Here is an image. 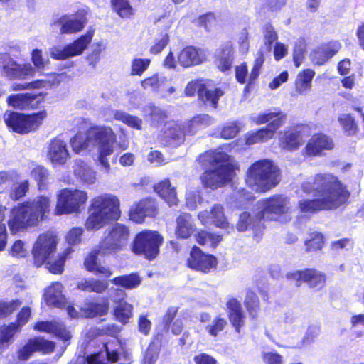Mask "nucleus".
Wrapping results in <instances>:
<instances>
[{"mask_svg":"<svg viewBox=\"0 0 364 364\" xmlns=\"http://www.w3.org/2000/svg\"><path fill=\"white\" fill-rule=\"evenodd\" d=\"M305 193H314L318 198L302 200L299 205L302 212L336 208L346 203L349 193L337 178L330 173H318L301 185Z\"/></svg>","mask_w":364,"mask_h":364,"instance_id":"nucleus-1","label":"nucleus"},{"mask_svg":"<svg viewBox=\"0 0 364 364\" xmlns=\"http://www.w3.org/2000/svg\"><path fill=\"white\" fill-rule=\"evenodd\" d=\"M117 137L112 128L108 127H91L85 133H77L70 139V144L73 151L79 154L87 149L90 146L97 149L98 161L101 166V171L108 173L110 164L107 159L114 152V146Z\"/></svg>","mask_w":364,"mask_h":364,"instance_id":"nucleus-2","label":"nucleus"},{"mask_svg":"<svg viewBox=\"0 0 364 364\" xmlns=\"http://www.w3.org/2000/svg\"><path fill=\"white\" fill-rule=\"evenodd\" d=\"M50 203L49 196H38L32 200L14 208L8 222L11 231L16 233L38 225L47 217L50 210Z\"/></svg>","mask_w":364,"mask_h":364,"instance_id":"nucleus-3","label":"nucleus"},{"mask_svg":"<svg viewBox=\"0 0 364 364\" xmlns=\"http://www.w3.org/2000/svg\"><path fill=\"white\" fill-rule=\"evenodd\" d=\"M119 200L110 193L99 195L91 200L90 214L87 218L85 227L87 230H97L112 220L120 217Z\"/></svg>","mask_w":364,"mask_h":364,"instance_id":"nucleus-4","label":"nucleus"},{"mask_svg":"<svg viewBox=\"0 0 364 364\" xmlns=\"http://www.w3.org/2000/svg\"><path fill=\"white\" fill-rule=\"evenodd\" d=\"M280 179V171L274 163L269 159H262L249 167L245 182L256 192H266L275 187Z\"/></svg>","mask_w":364,"mask_h":364,"instance_id":"nucleus-5","label":"nucleus"},{"mask_svg":"<svg viewBox=\"0 0 364 364\" xmlns=\"http://www.w3.org/2000/svg\"><path fill=\"white\" fill-rule=\"evenodd\" d=\"M202 158L212 166L211 169L205 171L202 176V181L205 186L217 188L232 178L233 166L227 154L210 151L205 153Z\"/></svg>","mask_w":364,"mask_h":364,"instance_id":"nucleus-6","label":"nucleus"},{"mask_svg":"<svg viewBox=\"0 0 364 364\" xmlns=\"http://www.w3.org/2000/svg\"><path fill=\"white\" fill-rule=\"evenodd\" d=\"M4 121L6 125L13 131L24 134L36 130L47 117L46 110L40 111L29 115L18 112H10L4 114Z\"/></svg>","mask_w":364,"mask_h":364,"instance_id":"nucleus-7","label":"nucleus"},{"mask_svg":"<svg viewBox=\"0 0 364 364\" xmlns=\"http://www.w3.org/2000/svg\"><path fill=\"white\" fill-rule=\"evenodd\" d=\"M87 192L79 189L64 188L57 195L55 214L61 215L80 212L87 200Z\"/></svg>","mask_w":364,"mask_h":364,"instance_id":"nucleus-8","label":"nucleus"},{"mask_svg":"<svg viewBox=\"0 0 364 364\" xmlns=\"http://www.w3.org/2000/svg\"><path fill=\"white\" fill-rule=\"evenodd\" d=\"M258 206L259 218L267 220H279L290 208L289 199L279 195L258 201Z\"/></svg>","mask_w":364,"mask_h":364,"instance_id":"nucleus-9","label":"nucleus"},{"mask_svg":"<svg viewBox=\"0 0 364 364\" xmlns=\"http://www.w3.org/2000/svg\"><path fill=\"white\" fill-rule=\"evenodd\" d=\"M287 279L294 283L299 287L303 283H306L310 288L321 289L326 284V274L315 268H305L301 270H296L288 272Z\"/></svg>","mask_w":364,"mask_h":364,"instance_id":"nucleus-10","label":"nucleus"},{"mask_svg":"<svg viewBox=\"0 0 364 364\" xmlns=\"http://www.w3.org/2000/svg\"><path fill=\"white\" fill-rule=\"evenodd\" d=\"M93 31H88L63 48L59 46H53L50 48V55L53 59L58 60L80 55L91 43Z\"/></svg>","mask_w":364,"mask_h":364,"instance_id":"nucleus-11","label":"nucleus"},{"mask_svg":"<svg viewBox=\"0 0 364 364\" xmlns=\"http://www.w3.org/2000/svg\"><path fill=\"white\" fill-rule=\"evenodd\" d=\"M33 264L39 267L45 265L54 274H61L64 271L65 262L71 252H31Z\"/></svg>","mask_w":364,"mask_h":364,"instance_id":"nucleus-12","label":"nucleus"},{"mask_svg":"<svg viewBox=\"0 0 364 364\" xmlns=\"http://www.w3.org/2000/svg\"><path fill=\"white\" fill-rule=\"evenodd\" d=\"M0 71L9 80L24 79L35 73L31 64H18L8 53H0Z\"/></svg>","mask_w":364,"mask_h":364,"instance_id":"nucleus-13","label":"nucleus"},{"mask_svg":"<svg viewBox=\"0 0 364 364\" xmlns=\"http://www.w3.org/2000/svg\"><path fill=\"white\" fill-rule=\"evenodd\" d=\"M55 347L54 341L47 340L43 336H35L29 338L17 350V358L20 361H26L36 352L43 355L51 354L55 351Z\"/></svg>","mask_w":364,"mask_h":364,"instance_id":"nucleus-14","label":"nucleus"},{"mask_svg":"<svg viewBox=\"0 0 364 364\" xmlns=\"http://www.w3.org/2000/svg\"><path fill=\"white\" fill-rule=\"evenodd\" d=\"M129 228L120 223L113 225L100 242V250H115L123 248L128 242Z\"/></svg>","mask_w":364,"mask_h":364,"instance_id":"nucleus-15","label":"nucleus"},{"mask_svg":"<svg viewBox=\"0 0 364 364\" xmlns=\"http://www.w3.org/2000/svg\"><path fill=\"white\" fill-rule=\"evenodd\" d=\"M186 265L192 270L208 274L216 269L218 259L214 255L205 252H190Z\"/></svg>","mask_w":364,"mask_h":364,"instance_id":"nucleus-16","label":"nucleus"},{"mask_svg":"<svg viewBox=\"0 0 364 364\" xmlns=\"http://www.w3.org/2000/svg\"><path fill=\"white\" fill-rule=\"evenodd\" d=\"M203 82V80H196L189 82L185 89L186 95L191 97L197 92L202 101L210 102L212 106L216 107L218 99L223 95V92L218 88L210 90Z\"/></svg>","mask_w":364,"mask_h":364,"instance_id":"nucleus-17","label":"nucleus"},{"mask_svg":"<svg viewBox=\"0 0 364 364\" xmlns=\"http://www.w3.org/2000/svg\"><path fill=\"white\" fill-rule=\"evenodd\" d=\"M163 241L157 231L146 230L135 236L132 250H159Z\"/></svg>","mask_w":364,"mask_h":364,"instance_id":"nucleus-18","label":"nucleus"},{"mask_svg":"<svg viewBox=\"0 0 364 364\" xmlns=\"http://www.w3.org/2000/svg\"><path fill=\"white\" fill-rule=\"evenodd\" d=\"M198 218L204 225H214L223 229H229L230 225L224 214L223 207L215 205L210 211L203 210L198 213Z\"/></svg>","mask_w":364,"mask_h":364,"instance_id":"nucleus-19","label":"nucleus"},{"mask_svg":"<svg viewBox=\"0 0 364 364\" xmlns=\"http://www.w3.org/2000/svg\"><path fill=\"white\" fill-rule=\"evenodd\" d=\"M44 96L42 92L39 94L25 93L12 95L8 97V104L15 109H36L43 102Z\"/></svg>","mask_w":364,"mask_h":364,"instance_id":"nucleus-20","label":"nucleus"},{"mask_svg":"<svg viewBox=\"0 0 364 364\" xmlns=\"http://www.w3.org/2000/svg\"><path fill=\"white\" fill-rule=\"evenodd\" d=\"M228 317L235 331L240 334L241 328L245 325L246 316L243 311L240 301L235 297L229 299L226 302Z\"/></svg>","mask_w":364,"mask_h":364,"instance_id":"nucleus-21","label":"nucleus"},{"mask_svg":"<svg viewBox=\"0 0 364 364\" xmlns=\"http://www.w3.org/2000/svg\"><path fill=\"white\" fill-rule=\"evenodd\" d=\"M156 204L154 200L144 199L133 205L129 211L130 219L137 223L144 222L146 217L156 215Z\"/></svg>","mask_w":364,"mask_h":364,"instance_id":"nucleus-22","label":"nucleus"},{"mask_svg":"<svg viewBox=\"0 0 364 364\" xmlns=\"http://www.w3.org/2000/svg\"><path fill=\"white\" fill-rule=\"evenodd\" d=\"M109 303L108 299L102 297L100 300H89L80 308L82 316L87 318L101 317L108 314Z\"/></svg>","mask_w":364,"mask_h":364,"instance_id":"nucleus-23","label":"nucleus"},{"mask_svg":"<svg viewBox=\"0 0 364 364\" xmlns=\"http://www.w3.org/2000/svg\"><path fill=\"white\" fill-rule=\"evenodd\" d=\"M48 157L53 165H64L70 157L67 144L59 138L50 141Z\"/></svg>","mask_w":364,"mask_h":364,"instance_id":"nucleus-24","label":"nucleus"},{"mask_svg":"<svg viewBox=\"0 0 364 364\" xmlns=\"http://www.w3.org/2000/svg\"><path fill=\"white\" fill-rule=\"evenodd\" d=\"M341 45L338 41H329L322 44L311 53V59L315 64L321 65L335 55L341 49Z\"/></svg>","mask_w":364,"mask_h":364,"instance_id":"nucleus-25","label":"nucleus"},{"mask_svg":"<svg viewBox=\"0 0 364 364\" xmlns=\"http://www.w3.org/2000/svg\"><path fill=\"white\" fill-rule=\"evenodd\" d=\"M333 147V141L326 135L314 134L305 147V154L309 156H314L319 155L323 150H331Z\"/></svg>","mask_w":364,"mask_h":364,"instance_id":"nucleus-26","label":"nucleus"},{"mask_svg":"<svg viewBox=\"0 0 364 364\" xmlns=\"http://www.w3.org/2000/svg\"><path fill=\"white\" fill-rule=\"evenodd\" d=\"M86 24L84 17L75 16H63L54 22L55 26H60L61 34H72L77 33L83 29Z\"/></svg>","mask_w":364,"mask_h":364,"instance_id":"nucleus-27","label":"nucleus"},{"mask_svg":"<svg viewBox=\"0 0 364 364\" xmlns=\"http://www.w3.org/2000/svg\"><path fill=\"white\" fill-rule=\"evenodd\" d=\"M43 298L48 306L63 308L66 303V299L63 294L62 284L58 282L51 283V284L45 289Z\"/></svg>","mask_w":364,"mask_h":364,"instance_id":"nucleus-28","label":"nucleus"},{"mask_svg":"<svg viewBox=\"0 0 364 364\" xmlns=\"http://www.w3.org/2000/svg\"><path fill=\"white\" fill-rule=\"evenodd\" d=\"M103 349L106 355L105 360L108 364L116 363L119 360L121 355L125 360H130V355L124 349L121 341L117 338L104 343Z\"/></svg>","mask_w":364,"mask_h":364,"instance_id":"nucleus-29","label":"nucleus"},{"mask_svg":"<svg viewBox=\"0 0 364 364\" xmlns=\"http://www.w3.org/2000/svg\"><path fill=\"white\" fill-rule=\"evenodd\" d=\"M279 128V124L272 122L268 124L266 128L260 129L255 132H248L245 136L246 144L252 145L257 143H264L273 138L277 129Z\"/></svg>","mask_w":364,"mask_h":364,"instance_id":"nucleus-30","label":"nucleus"},{"mask_svg":"<svg viewBox=\"0 0 364 364\" xmlns=\"http://www.w3.org/2000/svg\"><path fill=\"white\" fill-rule=\"evenodd\" d=\"M73 171L74 176L85 184H93L96 181V172L81 159L75 161Z\"/></svg>","mask_w":364,"mask_h":364,"instance_id":"nucleus-31","label":"nucleus"},{"mask_svg":"<svg viewBox=\"0 0 364 364\" xmlns=\"http://www.w3.org/2000/svg\"><path fill=\"white\" fill-rule=\"evenodd\" d=\"M184 127L180 124L168 123L164 130V142L171 146H178L183 141Z\"/></svg>","mask_w":364,"mask_h":364,"instance_id":"nucleus-32","label":"nucleus"},{"mask_svg":"<svg viewBox=\"0 0 364 364\" xmlns=\"http://www.w3.org/2000/svg\"><path fill=\"white\" fill-rule=\"evenodd\" d=\"M203 58L200 50L193 46H188L178 55V62L181 66L188 68L202 63Z\"/></svg>","mask_w":364,"mask_h":364,"instance_id":"nucleus-33","label":"nucleus"},{"mask_svg":"<svg viewBox=\"0 0 364 364\" xmlns=\"http://www.w3.org/2000/svg\"><path fill=\"white\" fill-rule=\"evenodd\" d=\"M279 141L284 149H297L304 142L301 134L294 129L284 130L279 133Z\"/></svg>","mask_w":364,"mask_h":364,"instance_id":"nucleus-34","label":"nucleus"},{"mask_svg":"<svg viewBox=\"0 0 364 364\" xmlns=\"http://www.w3.org/2000/svg\"><path fill=\"white\" fill-rule=\"evenodd\" d=\"M216 63L218 68L223 72L231 68L234 58V50L231 43L223 45L216 53Z\"/></svg>","mask_w":364,"mask_h":364,"instance_id":"nucleus-35","label":"nucleus"},{"mask_svg":"<svg viewBox=\"0 0 364 364\" xmlns=\"http://www.w3.org/2000/svg\"><path fill=\"white\" fill-rule=\"evenodd\" d=\"M133 305L126 300L120 299L113 310V315L115 319L123 325L129 323L133 316Z\"/></svg>","mask_w":364,"mask_h":364,"instance_id":"nucleus-36","label":"nucleus"},{"mask_svg":"<svg viewBox=\"0 0 364 364\" xmlns=\"http://www.w3.org/2000/svg\"><path fill=\"white\" fill-rule=\"evenodd\" d=\"M250 120L256 125H260L269 122H277L279 124V127H282L286 120V114L280 111L274 109V111L269 112L267 113H261L259 114H252Z\"/></svg>","mask_w":364,"mask_h":364,"instance_id":"nucleus-37","label":"nucleus"},{"mask_svg":"<svg viewBox=\"0 0 364 364\" xmlns=\"http://www.w3.org/2000/svg\"><path fill=\"white\" fill-rule=\"evenodd\" d=\"M154 191L171 206L177 204L178 198L175 188L169 180L165 179L154 186Z\"/></svg>","mask_w":364,"mask_h":364,"instance_id":"nucleus-38","label":"nucleus"},{"mask_svg":"<svg viewBox=\"0 0 364 364\" xmlns=\"http://www.w3.org/2000/svg\"><path fill=\"white\" fill-rule=\"evenodd\" d=\"M243 304L250 318L256 319L261 311V306L259 299L253 290L247 291Z\"/></svg>","mask_w":364,"mask_h":364,"instance_id":"nucleus-39","label":"nucleus"},{"mask_svg":"<svg viewBox=\"0 0 364 364\" xmlns=\"http://www.w3.org/2000/svg\"><path fill=\"white\" fill-rule=\"evenodd\" d=\"M112 283L125 289H133L141 284V278L139 273L132 272L114 277Z\"/></svg>","mask_w":364,"mask_h":364,"instance_id":"nucleus-40","label":"nucleus"},{"mask_svg":"<svg viewBox=\"0 0 364 364\" xmlns=\"http://www.w3.org/2000/svg\"><path fill=\"white\" fill-rule=\"evenodd\" d=\"M108 284L106 282L91 279H84L77 284L76 289L85 292H95L100 294L107 289Z\"/></svg>","mask_w":364,"mask_h":364,"instance_id":"nucleus-41","label":"nucleus"},{"mask_svg":"<svg viewBox=\"0 0 364 364\" xmlns=\"http://www.w3.org/2000/svg\"><path fill=\"white\" fill-rule=\"evenodd\" d=\"M177 226L176 234L182 238L188 237L194 230V225L191 215L188 213L181 214L176 220Z\"/></svg>","mask_w":364,"mask_h":364,"instance_id":"nucleus-42","label":"nucleus"},{"mask_svg":"<svg viewBox=\"0 0 364 364\" xmlns=\"http://www.w3.org/2000/svg\"><path fill=\"white\" fill-rule=\"evenodd\" d=\"M58 239L50 232L40 235L34 244L33 250H55Z\"/></svg>","mask_w":364,"mask_h":364,"instance_id":"nucleus-43","label":"nucleus"},{"mask_svg":"<svg viewBox=\"0 0 364 364\" xmlns=\"http://www.w3.org/2000/svg\"><path fill=\"white\" fill-rule=\"evenodd\" d=\"M262 219L259 218V213L253 218L247 212H243L240 214L239 221L237 224V229L240 232L245 231L249 228H260L259 223Z\"/></svg>","mask_w":364,"mask_h":364,"instance_id":"nucleus-44","label":"nucleus"},{"mask_svg":"<svg viewBox=\"0 0 364 364\" xmlns=\"http://www.w3.org/2000/svg\"><path fill=\"white\" fill-rule=\"evenodd\" d=\"M314 71L310 69L299 73L296 80V91L304 94L311 88V80L314 76Z\"/></svg>","mask_w":364,"mask_h":364,"instance_id":"nucleus-45","label":"nucleus"},{"mask_svg":"<svg viewBox=\"0 0 364 364\" xmlns=\"http://www.w3.org/2000/svg\"><path fill=\"white\" fill-rule=\"evenodd\" d=\"M196 242L202 245L210 248H215L222 240V237L206 231H200L195 235Z\"/></svg>","mask_w":364,"mask_h":364,"instance_id":"nucleus-46","label":"nucleus"},{"mask_svg":"<svg viewBox=\"0 0 364 364\" xmlns=\"http://www.w3.org/2000/svg\"><path fill=\"white\" fill-rule=\"evenodd\" d=\"M18 331L9 323L8 325L0 326V348H7L11 343L14 334Z\"/></svg>","mask_w":364,"mask_h":364,"instance_id":"nucleus-47","label":"nucleus"},{"mask_svg":"<svg viewBox=\"0 0 364 364\" xmlns=\"http://www.w3.org/2000/svg\"><path fill=\"white\" fill-rule=\"evenodd\" d=\"M112 5L114 11L121 18H129L134 14V9L129 0H112Z\"/></svg>","mask_w":364,"mask_h":364,"instance_id":"nucleus-48","label":"nucleus"},{"mask_svg":"<svg viewBox=\"0 0 364 364\" xmlns=\"http://www.w3.org/2000/svg\"><path fill=\"white\" fill-rule=\"evenodd\" d=\"M115 119L122 121L130 127L141 129L142 120L137 117L130 115L121 111H115L114 114Z\"/></svg>","mask_w":364,"mask_h":364,"instance_id":"nucleus-49","label":"nucleus"},{"mask_svg":"<svg viewBox=\"0 0 364 364\" xmlns=\"http://www.w3.org/2000/svg\"><path fill=\"white\" fill-rule=\"evenodd\" d=\"M227 325V320L220 315H218L205 327V329L210 336L216 337L220 332L224 331Z\"/></svg>","mask_w":364,"mask_h":364,"instance_id":"nucleus-50","label":"nucleus"},{"mask_svg":"<svg viewBox=\"0 0 364 364\" xmlns=\"http://www.w3.org/2000/svg\"><path fill=\"white\" fill-rule=\"evenodd\" d=\"M167 81L164 77H160L159 75H154L150 77L142 80L141 84L144 89H151L154 91H159L164 87V85Z\"/></svg>","mask_w":364,"mask_h":364,"instance_id":"nucleus-51","label":"nucleus"},{"mask_svg":"<svg viewBox=\"0 0 364 364\" xmlns=\"http://www.w3.org/2000/svg\"><path fill=\"white\" fill-rule=\"evenodd\" d=\"M323 236L319 232H312L309 235V238L305 240V245L307 250H318L323 247Z\"/></svg>","mask_w":364,"mask_h":364,"instance_id":"nucleus-52","label":"nucleus"},{"mask_svg":"<svg viewBox=\"0 0 364 364\" xmlns=\"http://www.w3.org/2000/svg\"><path fill=\"white\" fill-rule=\"evenodd\" d=\"M31 315V308L28 306H23L17 314L15 321L11 322V323L14 326V328H16V329L20 331L21 328L28 323Z\"/></svg>","mask_w":364,"mask_h":364,"instance_id":"nucleus-53","label":"nucleus"},{"mask_svg":"<svg viewBox=\"0 0 364 364\" xmlns=\"http://www.w3.org/2000/svg\"><path fill=\"white\" fill-rule=\"evenodd\" d=\"M150 64V60L146 58H134L131 63V75L141 76Z\"/></svg>","mask_w":364,"mask_h":364,"instance_id":"nucleus-54","label":"nucleus"},{"mask_svg":"<svg viewBox=\"0 0 364 364\" xmlns=\"http://www.w3.org/2000/svg\"><path fill=\"white\" fill-rule=\"evenodd\" d=\"M21 302L18 300H11L9 302L0 300V318H4L16 310Z\"/></svg>","mask_w":364,"mask_h":364,"instance_id":"nucleus-55","label":"nucleus"},{"mask_svg":"<svg viewBox=\"0 0 364 364\" xmlns=\"http://www.w3.org/2000/svg\"><path fill=\"white\" fill-rule=\"evenodd\" d=\"M31 177L38 183L39 189L44 188L48 176V170L42 166H37L31 171Z\"/></svg>","mask_w":364,"mask_h":364,"instance_id":"nucleus-56","label":"nucleus"},{"mask_svg":"<svg viewBox=\"0 0 364 364\" xmlns=\"http://www.w3.org/2000/svg\"><path fill=\"white\" fill-rule=\"evenodd\" d=\"M338 121L344 130L348 133V134H354L356 132V124L354 118L348 114H341L338 117Z\"/></svg>","mask_w":364,"mask_h":364,"instance_id":"nucleus-57","label":"nucleus"},{"mask_svg":"<svg viewBox=\"0 0 364 364\" xmlns=\"http://www.w3.org/2000/svg\"><path fill=\"white\" fill-rule=\"evenodd\" d=\"M277 40V33L271 24H267L264 27V43L267 51H271L272 43Z\"/></svg>","mask_w":364,"mask_h":364,"instance_id":"nucleus-58","label":"nucleus"},{"mask_svg":"<svg viewBox=\"0 0 364 364\" xmlns=\"http://www.w3.org/2000/svg\"><path fill=\"white\" fill-rule=\"evenodd\" d=\"M305 48L306 43L304 38H299L295 41L293 56L296 67H299L302 62Z\"/></svg>","mask_w":364,"mask_h":364,"instance_id":"nucleus-59","label":"nucleus"},{"mask_svg":"<svg viewBox=\"0 0 364 364\" xmlns=\"http://www.w3.org/2000/svg\"><path fill=\"white\" fill-rule=\"evenodd\" d=\"M263 53L259 51L257 53L256 58L254 61L253 67L249 75V84L253 82L259 76V70L264 63Z\"/></svg>","mask_w":364,"mask_h":364,"instance_id":"nucleus-60","label":"nucleus"},{"mask_svg":"<svg viewBox=\"0 0 364 364\" xmlns=\"http://www.w3.org/2000/svg\"><path fill=\"white\" fill-rule=\"evenodd\" d=\"M240 130V126L237 122L228 123L223 128L220 135L221 137L228 139L235 137Z\"/></svg>","mask_w":364,"mask_h":364,"instance_id":"nucleus-61","label":"nucleus"},{"mask_svg":"<svg viewBox=\"0 0 364 364\" xmlns=\"http://www.w3.org/2000/svg\"><path fill=\"white\" fill-rule=\"evenodd\" d=\"M18 178V174L14 170L0 171V186H9Z\"/></svg>","mask_w":364,"mask_h":364,"instance_id":"nucleus-62","label":"nucleus"},{"mask_svg":"<svg viewBox=\"0 0 364 364\" xmlns=\"http://www.w3.org/2000/svg\"><path fill=\"white\" fill-rule=\"evenodd\" d=\"M29 183L26 180L17 184L11 191L10 196L13 200H18L23 197L28 190Z\"/></svg>","mask_w":364,"mask_h":364,"instance_id":"nucleus-63","label":"nucleus"},{"mask_svg":"<svg viewBox=\"0 0 364 364\" xmlns=\"http://www.w3.org/2000/svg\"><path fill=\"white\" fill-rule=\"evenodd\" d=\"M197 22L199 26L204 27L207 31H210L215 26L216 18L213 14L208 13L200 16Z\"/></svg>","mask_w":364,"mask_h":364,"instance_id":"nucleus-64","label":"nucleus"}]
</instances>
